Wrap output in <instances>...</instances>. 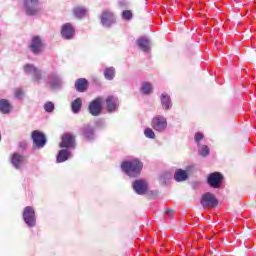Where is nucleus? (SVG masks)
I'll use <instances>...</instances> for the list:
<instances>
[{
  "label": "nucleus",
  "instance_id": "1",
  "mask_svg": "<svg viewBox=\"0 0 256 256\" xmlns=\"http://www.w3.org/2000/svg\"><path fill=\"white\" fill-rule=\"evenodd\" d=\"M76 145V139L73 134H64L62 136V142L60 144V147H62V150L57 155V162L62 163L63 161H67L69 157H72V154L70 152V149H73Z\"/></svg>",
  "mask_w": 256,
  "mask_h": 256
},
{
  "label": "nucleus",
  "instance_id": "2",
  "mask_svg": "<svg viewBox=\"0 0 256 256\" xmlns=\"http://www.w3.org/2000/svg\"><path fill=\"white\" fill-rule=\"evenodd\" d=\"M143 162L138 158L122 161L121 168L130 177H137L143 169Z\"/></svg>",
  "mask_w": 256,
  "mask_h": 256
},
{
  "label": "nucleus",
  "instance_id": "3",
  "mask_svg": "<svg viewBox=\"0 0 256 256\" xmlns=\"http://www.w3.org/2000/svg\"><path fill=\"white\" fill-rule=\"evenodd\" d=\"M24 11L29 16H34L42 12V4L40 0H23Z\"/></svg>",
  "mask_w": 256,
  "mask_h": 256
},
{
  "label": "nucleus",
  "instance_id": "4",
  "mask_svg": "<svg viewBox=\"0 0 256 256\" xmlns=\"http://www.w3.org/2000/svg\"><path fill=\"white\" fill-rule=\"evenodd\" d=\"M24 72L25 74L32 76L35 82H42L43 80H45L44 72H42V70L37 68V66H35L34 64H25Z\"/></svg>",
  "mask_w": 256,
  "mask_h": 256
},
{
  "label": "nucleus",
  "instance_id": "5",
  "mask_svg": "<svg viewBox=\"0 0 256 256\" xmlns=\"http://www.w3.org/2000/svg\"><path fill=\"white\" fill-rule=\"evenodd\" d=\"M224 175L220 173V171H214L212 173H209L207 177V182L210 185V187H213L215 189H218L223 184Z\"/></svg>",
  "mask_w": 256,
  "mask_h": 256
},
{
  "label": "nucleus",
  "instance_id": "6",
  "mask_svg": "<svg viewBox=\"0 0 256 256\" xmlns=\"http://www.w3.org/2000/svg\"><path fill=\"white\" fill-rule=\"evenodd\" d=\"M151 126L156 132H165L168 126L167 118L155 116L151 121Z\"/></svg>",
  "mask_w": 256,
  "mask_h": 256
},
{
  "label": "nucleus",
  "instance_id": "7",
  "mask_svg": "<svg viewBox=\"0 0 256 256\" xmlns=\"http://www.w3.org/2000/svg\"><path fill=\"white\" fill-rule=\"evenodd\" d=\"M23 219L29 227H35L36 225L35 209L31 206L25 207L24 213H23Z\"/></svg>",
  "mask_w": 256,
  "mask_h": 256
},
{
  "label": "nucleus",
  "instance_id": "8",
  "mask_svg": "<svg viewBox=\"0 0 256 256\" xmlns=\"http://www.w3.org/2000/svg\"><path fill=\"white\" fill-rule=\"evenodd\" d=\"M44 40L41 36H32L30 50L33 54H40L44 48Z\"/></svg>",
  "mask_w": 256,
  "mask_h": 256
},
{
  "label": "nucleus",
  "instance_id": "9",
  "mask_svg": "<svg viewBox=\"0 0 256 256\" xmlns=\"http://www.w3.org/2000/svg\"><path fill=\"white\" fill-rule=\"evenodd\" d=\"M201 205L203 207H217L218 205V199L216 197V195H214V193H204V195H202V199H201Z\"/></svg>",
  "mask_w": 256,
  "mask_h": 256
},
{
  "label": "nucleus",
  "instance_id": "10",
  "mask_svg": "<svg viewBox=\"0 0 256 256\" xmlns=\"http://www.w3.org/2000/svg\"><path fill=\"white\" fill-rule=\"evenodd\" d=\"M46 82L52 87V88H61L63 86V78L57 74V72H51L47 79Z\"/></svg>",
  "mask_w": 256,
  "mask_h": 256
},
{
  "label": "nucleus",
  "instance_id": "11",
  "mask_svg": "<svg viewBox=\"0 0 256 256\" xmlns=\"http://www.w3.org/2000/svg\"><path fill=\"white\" fill-rule=\"evenodd\" d=\"M133 189L139 195H144L148 191V183L145 179H136L133 181Z\"/></svg>",
  "mask_w": 256,
  "mask_h": 256
},
{
  "label": "nucleus",
  "instance_id": "12",
  "mask_svg": "<svg viewBox=\"0 0 256 256\" xmlns=\"http://www.w3.org/2000/svg\"><path fill=\"white\" fill-rule=\"evenodd\" d=\"M103 98H96L90 103L89 111L92 116H99L102 112Z\"/></svg>",
  "mask_w": 256,
  "mask_h": 256
},
{
  "label": "nucleus",
  "instance_id": "13",
  "mask_svg": "<svg viewBox=\"0 0 256 256\" xmlns=\"http://www.w3.org/2000/svg\"><path fill=\"white\" fill-rule=\"evenodd\" d=\"M116 22V18L110 10H103L101 14V23L103 26L109 27Z\"/></svg>",
  "mask_w": 256,
  "mask_h": 256
},
{
  "label": "nucleus",
  "instance_id": "14",
  "mask_svg": "<svg viewBox=\"0 0 256 256\" xmlns=\"http://www.w3.org/2000/svg\"><path fill=\"white\" fill-rule=\"evenodd\" d=\"M32 140L35 147H44V145H46L47 143L44 134H42V132H39L38 130L32 132Z\"/></svg>",
  "mask_w": 256,
  "mask_h": 256
},
{
  "label": "nucleus",
  "instance_id": "15",
  "mask_svg": "<svg viewBox=\"0 0 256 256\" xmlns=\"http://www.w3.org/2000/svg\"><path fill=\"white\" fill-rule=\"evenodd\" d=\"M193 167V165H188L186 169H176L174 174L176 181H186V179H188L189 172L191 169H193Z\"/></svg>",
  "mask_w": 256,
  "mask_h": 256
},
{
  "label": "nucleus",
  "instance_id": "16",
  "mask_svg": "<svg viewBox=\"0 0 256 256\" xmlns=\"http://www.w3.org/2000/svg\"><path fill=\"white\" fill-rule=\"evenodd\" d=\"M61 34L63 38H66V39L73 38L75 34V28L73 24H71L70 22H66L65 24H63L61 29Z\"/></svg>",
  "mask_w": 256,
  "mask_h": 256
},
{
  "label": "nucleus",
  "instance_id": "17",
  "mask_svg": "<svg viewBox=\"0 0 256 256\" xmlns=\"http://www.w3.org/2000/svg\"><path fill=\"white\" fill-rule=\"evenodd\" d=\"M106 106L108 112H114L119 106V98L116 96H108L106 98Z\"/></svg>",
  "mask_w": 256,
  "mask_h": 256
},
{
  "label": "nucleus",
  "instance_id": "18",
  "mask_svg": "<svg viewBox=\"0 0 256 256\" xmlns=\"http://www.w3.org/2000/svg\"><path fill=\"white\" fill-rule=\"evenodd\" d=\"M81 133L87 141H92L95 139V130L91 126H83L81 128Z\"/></svg>",
  "mask_w": 256,
  "mask_h": 256
},
{
  "label": "nucleus",
  "instance_id": "19",
  "mask_svg": "<svg viewBox=\"0 0 256 256\" xmlns=\"http://www.w3.org/2000/svg\"><path fill=\"white\" fill-rule=\"evenodd\" d=\"M12 165L16 167V169H20L22 165L25 163V156L22 154H13L11 157Z\"/></svg>",
  "mask_w": 256,
  "mask_h": 256
},
{
  "label": "nucleus",
  "instance_id": "20",
  "mask_svg": "<svg viewBox=\"0 0 256 256\" xmlns=\"http://www.w3.org/2000/svg\"><path fill=\"white\" fill-rule=\"evenodd\" d=\"M137 44H138L139 48H141V50H143V52H149V50L151 48L150 40L146 37L138 38Z\"/></svg>",
  "mask_w": 256,
  "mask_h": 256
},
{
  "label": "nucleus",
  "instance_id": "21",
  "mask_svg": "<svg viewBox=\"0 0 256 256\" xmlns=\"http://www.w3.org/2000/svg\"><path fill=\"white\" fill-rule=\"evenodd\" d=\"M11 110H12V106H11L9 100L1 99L0 100V112H2V114H10Z\"/></svg>",
  "mask_w": 256,
  "mask_h": 256
},
{
  "label": "nucleus",
  "instance_id": "22",
  "mask_svg": "<svg viewBox=\"0 0 256 256\" xmlns=\"http://www.w3.org/2000/svg\"><path fill=\"white\" fill-rule=\"evenodd\" d=\"M87 8L85 6H74L73 14L76 18H84L87 15Z\"/></svg>",
  "mask_w": 256,
  "mask_h": 256
},
{
  "label": "nucleus",
  "instance_id": "23",
  "mask_svg": "<svg viewBox=\"0 0 256 256\" xmlns=\"http://www.w3.org/2000/svg\"><path fill=\"white\" fill-rule=\"evenodd\" d=\"M87 84L86 78H78L75 82V88L78 92H85L87 90Z\"/></svg>",
  "mask_w": 256,
  "mask_h": 256
},
{
  "label": "nucleus",
  "instance_id": "24",
  "mask_svg": "<svg viewBox=\"0 0 256 256\" xmlns=\"http://www.w3.org/2000/svg\"><path fill=\"white\" fill-rule=\"evenodd\" d=\"M160 100L162 108H164V110H170V108H172L171 98L168 94H162V96H160Z\"/></svg>",
  "mask_w": 256,
  "mask_h": 256
},
{
  "label": "nucleus",
  "instance_id": "25",
  "mask_svg": "<svg viewBox=\"0 0 256 256\" xmlns=\"http://www.w3.org/2000/svg\"><path fill=\"white\" fill-rule=\"evenodd\" d=\"M83 106L82 98H76L72 103H71V110L74 114H79L81 108Z\"/></svg>",
  "mask_w": 256,
  "mask_h": 256
},
{
  "label": "nucleus",
  "instance_id": "26",
  "mask_svg": "<svg viewBox=\"0 0 256 256\" xmlns=\"http://www.w3.org/2000/svg\"><path fill=\"white\" fill-rule=\"evenodd\" d=\"M116 70L114 66H110L109 68H105L104 77L106 80H113L115 78Z\"/></svg>",
  "mask_w": 256,
  "mask_h": 256
},
{
  "label": "nucleus",
  "instance_id": "27",
  "mask_svg": "<svg viewBox=\"0 0 256 256\" xmlns=\"http://www.w3.org/2000/svg\"><path fill=\"white\" fill-rule=\"evenodd\" d=\"M141 92L143 94H151L153 92V86L150 82H143L141 86Z\"/></svg>",
  "mask_w": 256,
  "mask_h": 256
},
{
  "label": "nucleus",
  "instance_id": "28",
  "mask_svg": "<svg viewBox=\"0 0 256 256\" xmlns=\"http://www.w3.org/2000/svg\"><path fill=\"white\" fill-rule=\"evenodd\" d=\"M144 135L146 138H149L151 140H154L156 138V134H155L154 130H152V128H146L144 130Z\"/></svg>",
  "mask_w": 256,
  "mask_h": 256
},
{
  "label": "nucleus",
  "instance_id": "29",
  "mask_svg": "<svg viewBox=\"0 0 256 256\" xmlns=\"http://www.w3.org/2000/svg\"><path fill=\"white\" fill-rule=\"evenodd\" d=\"M44 110L48 113L54 112L55 104H53V102H46V104H44Z\"/></svg>",
  "mask_w": 256,
  "mask_h": 256
},
{
  "label": "nucleus",
  "instance_id": "30",
  "mask_svg": "<svg viewBox=\"0 0 256 256\" xmlns=\"http://www.w3.org/2000/svg\"><path fill=\"white\" fill-rule=\"evenodd\" d=\"M199 155H202L203 157H206L210 153V148L208 146H201L198 149Z\"/></svg>",
  "mask_w": 256,
  "mask_h": 256
},
{
  "label": "nucleus",
  "instance_id": "31",
  "mask_svg": "<svg viewBox=\"0 0 256 256\" xmlns=\"http://www.w3.org/2000/svg\"><path fill=\"white\" fill-rule=\"evenodd\" d=\"M122 17L126 20H130L133 17V13L131 12V10H123Z\"/></svg>",
  "mask_w": 256,
  "mask_h": 256
},
{
  "label": "nucleus",
  "instance_id": "32",
  "mask_svg": "<svg viewBox=\"0 0 256 256\" xmlns=\"http://www.w3.org/2000/svg\"><path fill=\"white\" fill-rule=\"evenodd\" d=\"M24 96V92L22 90V88H17L16 91H15V97L18 99V100H21Z\"/></svg>",
  "mask_w": 256,
  "mask_h": 256
},
{
  "label": "nucleus",
  "instance_id": "33",
  "mask_svg": "<svg viewBox=\"0 0 256 256\" xmlns=\"http://www.w3.org/2000/svg\"><path fill=\"white\" fill-rule=\"evenodd\" d=\"M203 138H204V136H203V134H201V132H197L195 134V141H196L198 147L200 145V141L203 140Z\"/></svg>",
  "mask_w": 256,
  "mask_h": 256
},
{
  "label": "nucleus",
  "instance_id": "34",
  "mask_svg": "<svg viewBox=\"0 0 256 256\" xmlns=\"http://www.w3.org/2000/svg\"><path fill=\"white\" fill-rule=\"evenodd\" d=\"M166 215H168L169 217H172V215H174L173 209H166Z\"/></svg>",
  "mask_w": 256,
  "mask_h": 256
},
{
  "label": "nucleus",
  "instance_id": "35",
  "mask_svg": "<svg viewBox=\"0 0 256 256\" xmlns=\"http://www.w3.org/2000/svg\"><path fill=\"white\" fill-rule=\"evenodd\" d=\"M2 140V134H1V132H0V141Z\"/></svg>",
  "mask_w": 256,
  "mask_h": 256
}]
</instances>
